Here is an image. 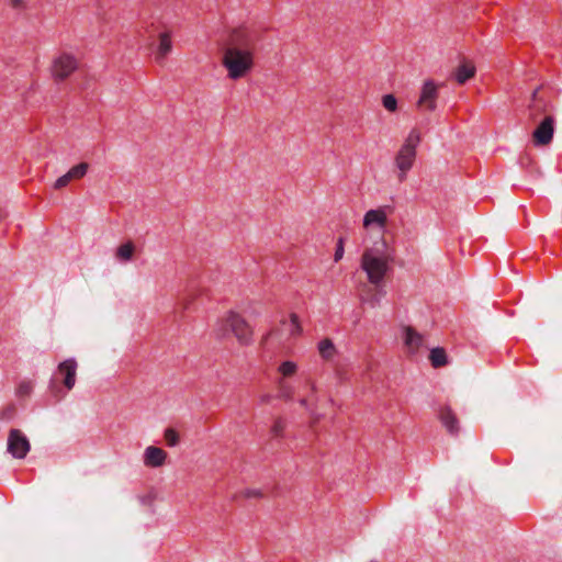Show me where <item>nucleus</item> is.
<instances>
[{
	"instance_id": "nucleus-1",
	"label": "nucleus",
	"mask_w": 562,
	"mask_h": 562,
	"mask_svg": "<svg viewBox=\"0 0 562 562\" xmlns=\"http://www.w3.org/2000/svg\"><path fill=\"white\" fill-rule=\"evenodd\" d=\"M263 31L243 25L233 29L223 43L222 66L231 80L248 76L256 65V54L263 40Z\"/></svg>"
},
{
	"instance_id": "nucleus-2",
	"label": "nucleus",
	"mask_w": 562,
	"mask_h": 562,
	"mask_svg": "<svg viewBox=\"0 0 562 562\" xmlns=\"http://www.w3.org/2000/svg\"><path fill=\"white\" fill-rule=\"evenodd\" d=\"M391 257L382 249L367 248L361 256V269L367 273L372 285L384 284V278L390 269Z\"/></svg>"
},
{
	"instance_id": "nucleus-3",
	"label": "nucleus",
	"mask_w": 562,
	"mask_h": 562,
	"mask_svg": "<svg viewBox=\"0 0 562 562\" xmlns=\"http://www.w3.org/2000/svg\"><path fill=\"white\" fill-rule=\"evenodd\" d=\"M422 140L420 132L413 128L395 156V165L400 170L398 181L406 179L407 172L412 169L416 159V149Z\"/></svg>"
},
{
	"instance_id": "nucleus-4",
	"label": "nucleus",
	"mask_w": 562,
	"mask_h": 562,
	"mask_svg": "<svg viewBox=\"0 0 562 562\" xmlns=\"http://www.w3.org/2000/svg\"><path fill=\"white\" fill-rule=\"evenodd\" d=\"M155 32H158L155 59L161 64L172 50V30L159 21L144 23L140 26V34H146L148 37H153Z\"/></svg>"
},
{
	"instance_id": "nucleus-5",
	"label": "nucleus",
	"mask_w": 562,
	"mask_h": 562,
	"mask_svg": "<svg viewBox=\"0 0 562 562\" xmlns=\"http://www.w3.org/2000/svg\"><path fill=\"white\" fill-rule=\"evenodd\" d=\"M80 66L79 58L71 52L61 50L52 60L50 75L54 81L63 82L75 74Z\"/></svg>"
},
{
	"instance_id": "nucleus-6",
	"label": "nucleus",
	"mask_w": 562,
	"mask_h": 562,
	"mask_svg": "<svg viewBox=\"0 0 562 562\" xmlns=\"http://www.w3.org/2000/svg\"><path fill=\"white\" fill-rule=\"evenodd\" d=\"M222 325L225 330H231L233 333L240 345L247 346L252 342V328L238 313L229 311L222 318Z\"/></svg>"
},
{
	"instance_id": "nucleus-7",
	"label": "nucleus",
	"mask_w": 562,
	"mask_h": 562,
	"mask_svg": "<svg viewBox=\"0 0 562 562\" xmlns=\"http://www.w3.org/2000/svg\"><path fill=\"white\" fill-rule=\"evenodd\" d=\"M554 130V114H548L547 117H542L532 132L533 145L537 147L548 146L552 142Z\"/></svg>"
},
{
	"instance_id": "nucleus-8",
	"label": "nucleus",
	"mask_w": 562,
	"mask_h": 562,
	"mask_svg": "<svg viewBox=\"0 0 562 562\" xmlns=\"http://www.w3.org/2000/svg\"><path fill=\"white\" fill-rule=\"evenodd\" d=\"M31 449L26 436L20 429H11L8 435V452L15 459H24Z\"/></svg>"
},
{
	"instance_id": "nucleus-9",
	"label": "nucleus",
	"mask_w": 562,
	"mask_h": 562,
	"mask_svg": "<svg viewBox=\"0 0 562 562\" xmlns=\"http://www.w3.org/2000/svg\"><path fill=\"white\" fill-rule=\"evenodd\" d=\"M439 86L432 80H426L423 85L420 95L417 101V108L420 111L432 112L437 106Z\"/></svg>"
},
{
	"instance_id": "nucleus-10",
	"label": "nucleus",
	"mask_w": 562,
	"mask_h": 562,
	"mask_svg": "<svg viewBox=\"0 0 562 562\" xmlns=\"http://www.w3.org/2000/svg\"><path fill=\"white\" fill-rule=\"evenodd\" d=\"M548 114H554L553 104L544 99L539 90H535L529 104V117L537 122L542 115L547 117Z\"/></svg>"
},
{
	"instance_id": "nucleus-11",
	"label": "nucleus",
	"mask_w": 562,
	"mask_h": 562,
	"mask_svg": "<svg viewBox=\"0 0 562 562\" xmlns=\"http://www.w3.org/2000/svg\"><path fill=\"white\" fill-rule=\"evenodd\" d=\"M385 295L384 284L379 285L363 284L359 289V297L363 304H369L371 307H375L381 299Z\"/></svg>"
},
{
	"instance_id": "nucleus-12",
	"label": "nucleus",
	"mask_w": 562,
	"mask_h": 562,
	"mask_svg": "<svg viewBox=\"0 0 562 562\" xmlns=\"http://www.w3.org/2000/svg\"><path fill=\"white\" fill-rule=\"evenodd\" d=\"M58 373L63 376V383L67 391L76 384L77 362L75 359H66L58 364Z\"/></svg>"
},
{
	"instance_id": "nucleus-13",
	"label": "nucleus",
	"mask_w": 562,
	"mask_h": 562,
	"mask_svg": "<svg viewBox=\"0 0 562 562\" xmlns=\"http://www.w3.org/2000/svg\"><path fill=\"white\" fill-rule=\"evenodd\" d=\"M167 452L161 448L149 446L144 452V464L148 468H159L165 464Z\"/></svg>"
},
{
	"instance_id": "nucleus-14",
	"label": "nucleus",
	"mask_w": 562,
	"mask_h": 562,
	"mask_svg": "<svg viewBox=\"0 0 562 562\" xmlns=\"http://www.w3.org/2000/svg\"><path fill=\"white\" fill-rule=\"evenodd\" d=\"M439 418L450 435L457 436L459 434V419L450 407H442L439 412Z\"/></svg>"
},
{
	"instance_id": "nucleus-15",
	"label": "nucleus",
	"mask_w": 562,
	"mask_h": 562,
	"mask_svg": "<svg viewBox=\"0 0 562 562\" xmlns=\"http://www.w3.org/2000/svg\"><path fill=\"white\" fill-rule=\"evenodd\" d=\"M387 222V214L384 209L369 210L363 217V226L366 228L376 225L384 227Z\"/></svg>"
},
{
	"instance_id": "nucleus-16",
	"label": "nucleus",
	"mask_w": 562,
	"mask_h": 562,
	"mask_svg": "<svg viewBox=\"0 0 562 562\" xmlns=\"http://www.w3.org/2000/svg\"><path fill=\"white\" fill-rule=\"evenodd\" d=\"M404 344L407 349L413 353L418 351L424 344V337L411 326L404 328Z\"/></svg>"
},
{
	"instance_id": "nucleus-17",
	"label": "nucleus",
	"mask_w": 562,
	"mask_h": 562,
	"mask_svg": "<svg viewBox=\"0 0 562 562\" xmlns=\"http://www.w3.org/2000/svg\"><path fill=\"white\" fill-rule=\"evenodd\" d=\"M475 66L472 61L463 59L454 71V79L459 85H464L469 79L475 76Z\"/></svg>"
},
{
	"instance_id": "nucleus-18",
	"label": "nucleus",
	"mask_w": 562,
	"mask_h": 562,
	"mask_svg": "<svg viewBox=\"0 0 562 562\" xmlns=\"http://www.w3.org/2000/svg\"><path fill=\"white\" fill-rule=\"evenodd\" d=\"M429 361L435 369L442 368L449 363L447 352L441 347H436L430 350Z\"/></svg>"
},
{
	"instance_id": "nucleus-19",
	"label": "nucleus",
	"mask_w": 562,
	"mask_h": 562,
	"mask_svg": "<svg viewBox=\"0 0 562 562\" xmlns=\"http://www.w3.org/2000/svg\"><path fill=\"white\" fill-rule=\"evenodd\" d=\"M134 251H135L134 243L132 240H127L126 243H124L117 247L115 257L121 262H127L133 259Z\"/></svg>"
},
{
	"instance_id": "nucleus-20",
	"label": "nucleus",
	"mask_w": 562,
	"mask_h": 562,
	"mask_svg": "<svg viewBox=\"0 0 562 562\" xmlns=\"http://www.w3.org/2000/svg\"><path fill=\"white\" fill-rule=\"evenodd\" d=\"M317 349L322 359L329 361L334 358L337 350L331 339L325 338L317 345Z\"/></svg>"
},
{
	"instance_id": "nucleus-21",
	"label": "nucleus",
	"mask_w": 562,
	"mask_h": 562,
	"mask_svg": "<svg viewBox=\"0 0 562 562\" xmlns=\"http://www.w3.org/2000/svg\"><path fill=\"white\" fill-rule=\"evenodd\" d=\"M282 325L286 326L290 337H297L302 334L300 318L295 313L290 314L289 321H282Z\"/></svg>"
},
{
	"instance_id": "nucleus-22",
	"label": "nucleus",
	"mask_w": 562,
	"mask_h": 562,
	"mask_svg": "<svg viewBox=\"0 0 562 562\" xmlns=\"http://www.w3.org/2000/svg\"><path fill=\"white\" fill-rule=\"evenodd\" d=\"M297 370V364L291 360L283 361L278 367V373H280L282 380L294 376Z\"/></svg>"
},
{
	"instance_id": "nucleus-23",
	"label": "nucleus",
	"mask_w": 562,
	"mask_h": 562,
	"mask_svg": "<svg viewBox=\"0 0 562 562\" xmlns=\"http://www.w3.org/2000/svg\"><path fill=\"white\" fill-rule=\"evenodd\" d=\"M300 405L306 408L311 414V427H314L321 419L322 415L317 414L315 411V405L311 404L308 398L303 397L299 401Z\"/></svg>"
},
{
	"instance_id": "nucleus-24",
	"label": "nucleus",
	"mask_w": 562,
	"mask_h": 562,
	"mask_svg": "<svg viewBox=\"0 0 562 562\" xmlns=\"http://www.w3.org/2000/svg\"><path fill=\"white\" fill-rule=\"evenodd\" d=\"M89 169L88 162H80L74 167H71L67 172L74 180L82 179Z\"/></svg>"
},
{
	"instance_id": "nucleus-25",
	"label": "nucleus",
	"mask_w": 562,
	"mask_h": 562,
	"mask_svg": "<svg viewBox=\"0 0 562 562\" xmlns=\"http://www.w3.org/2000/svg\"><path fill=\"white\" fill-rule=\"evenodd\" d=\"M286 428V422L282 417H278L274 419L271 426V435L274 438H282L284 436V430Z\"/></svg>"
},
{
	"instance_id": "nucleus-26",
	"label": "nucleus",
	"mask_w": 562,
	"mask_h": 562,
	"mask_svg": "<svg viewBox=\"0 0 562 562\" xmlns=\"http://www.w3.org/2000/svg\"><path fill=\"white\" fill-rule=\"evenodd\" d=\"M294 396V390L284 380L279 381V397L291 401Z\"/></svg>"
},
{
	"instance_id": "nucleus-27",
	"label": "nucleus",
	"mask_w": 562,
	"mask_h": 562,
	"mask_svg": "<svg viewBox=\"0 0 562 562\" xmlns=\"http://www.w3.org/2000/svg\"><path fill=\"white\" fill-rule=\"evenodd\" d=\"M164 438L169 447H176L180 441L179 434L173 428H167Z\"/></svg>"
},
{
	"instance_id": "nucleus-28",
	"label": "nucleus",
	"mask_w": 562,
	"mask_h": 562,
	"mask_svg": "<svg viewBox=\"0 0 562 562\" xmlns=\"http://www.w3.org/2000/svg\"><path fill=\"white\" fill-rule=\"evenodd\" d=\"M382 104L390 112H395L397 110V100L393 94L383 95Z\"/></svg>"
},
{
	"instance_id": "nucleus-29",
	"label": "nucleus",
	"mask_w": 562,
	"mask_h": 562,
	"mask_svg": "<svg viewBox=\"0 0 562 562\" xmlns=\"http://www.w3.org/2000/svg\"><path fill=\"white\" fill-rule=\"evenodd\" d=\"M32 390H33L32 382L22 381L16 389V394L20 397L29 396L31 394Z\"/></svg>"
},
{
	"instance_id": "nucleus-30",
	"label": "nucleus",
	"mask_w": 562,
	"mask_h": 562,
	"mask_svg": "<svg viewBox=\"0 0 562 562\" xmlns=\"http://www.w3.org/2000/svg\"><path fill=\"white\" fill-rule=\"evenodd\" d=\"M74 179L69 176L68 172H66L64 176L59 177L55 183H54V189L56 190H60L65 187H67L69 184L70 181H72Z\"/></svg>"
},
{
	"instance_id": "nucleus-31",
	"label": "nucleus",
	"mask_w": 562,
	"mask_h": 562,
	"mask_svg": "<svg viewBox=\"0 0 562 562\" xmlns=\"http://www.w3.org/2000/svg\"><path fill=\"white\" fill-rule=\"evenodd\" d=\"M344 254H345L344 238L339 237L337 245H336L335 254H334L335 262H338L339 260H341L344 257Z\"/></svg>"
},
{
	"instance_id": "nucleus-32",
	"label": "nucleus",
	"mask_w": 562,
	"mask_h": 562,
	"mask_svg": "<svg viewBox=\"0 0 562 562\" xmlns=\"http://www.w3.org/2000/svg\"><path fill=\"white\" fill-rule=\"evenodd\" d=\"M49 391L57 401L61 400L65 395V393H61V389L56 384L54 380H52L49 383Z\"/></svg>"
},
{
	"instance_id": "nucleus-33",
	"label": "nucleus",
	"mask_w": 562,
	"mask_h": 562,
	"mask_svg": "<svg viewBox=\"0 0 562 562\" xmlns=\"http://www.w3.org/2000/svg\"><path fill=\"white\" fill-rule=\"evenodd\" d=\"M306 385L310 387L311 392L315 394L317 392L316 382L311 378L305 380Z\"/></svg>"
},
{
	"instance_id": "nucleus-34",
	"label": "nucleus",
	"mask_w": 562,
	"mask_h": 562,
	"mask_svg": "<svg viewBox=\"0 0 562 562\" xmlns=\"http://www.w3.org/2000/svg\"><path fill=\"white\" fill-rule=\"evenodd\" d=\"M262 494L258 490H249L246 492L247 497H260Z\"/></svg>"
},
{
	"instance_id": "nucleus-35",
	"label": "nucleus",
	"mask_w": 562,
	"mask_h": 562,
	"mask_svg": "<svg viewBox=\"0 0 562 562\" xmlns=\"http://www.w3.org/2000/svg\"><path fill=\"white\" fill-rule=\"evenodd\" d=\"M23 0H12V5L14 8H19L22 4Z\"/></svg>"
}]
</instances>
